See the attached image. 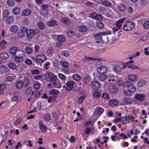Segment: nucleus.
<instances>
[{"mask_svg": "<svg viewBox=\"0 0 149 149\" xmlns=\"http://www.w3.org/2000/svg\"><path fill=\"white\" fill-rule=\"evenodd\" d=\"M61 65L65 68H67L68 67V64L66 62L62 61L61 63Z\"/></svg>", "mask_w": 149, "mask_h": 149, "instance_id": "obj_57", "label": "nucleus"}, {"mask_svg": "<svg viewBox=\"0 0 149 149\" xmlns=\"http://www.w3.org/2000/svg\"><path fill=\"white\" fill-rule=\"evenodd\" d=\"M38 25L39 27L41 29H43L45 28L44 24L42 22H39L38 23Z\"/></svg>", "mask_w": 149, "mask_h": 149, "instance_id": "obj_38", "label": "nucleus"}, {"mask_svg": "<svg viewBox=\"0 0 149 149\" xmlns=\"http://www.w3.org/2000/svg\"><path fill=\"white\" fill-rule=\"evenodd\" d=\"M14 78L13 76H9L6 78V82H12L14 80Z\"/></svg>", "mask_w": 149, "mask_h": 149, "instance_id": "obj_47", "label": "nucleus"}, {"mask_svg": "<svg viewBox=\"0 0 149 149\" xmlns=\"http://www.w3.org/2000/svg\"><path fill=\"white\" fill-rule=\"evenodd\" d=\"M125 119L123 120H121V123L123 124H125L129 123H130V121L129 120L124 118Z\"/></svg>", "mask_w": 149, "mask_h": 149, "instance_id": "obj_49", "label": "nucleus"}, {"mask_svg": "<svg viewBox=\"0 0 149 149\" xmlns=\"http://www.w3.org/2000/svg\"><path fill=\"white\" fill-rule=\"evenodd\" d=\"M102 19V16L99 14L96 15V17H95V19L97 20H100Z\"/></svg>", "mask_w": 149, "mask_h": 149, "instance_id": "obj_61", "label": "nucleus"}, {"mask_svg": "<svg viewBox=\"0 0 149 149\" xmlns=\"http://www.w3.org/2000/svg\"><path fill=\"white\" fill-rule=\"evenodd\" d=\"M36 61L40 63H42L47 59L46 56L44 54H39L36 57Z\"/></svg>", "mask_w": 149, "mask_h": 149, "instance_id": "obj_3", "label": "nucleus"}, {"mask_svg": "<svg viewBox=\"0 0 149 149\" xmlns=\"http://www.w3.org/2000/svg\"><path fill=\"white\" fill-rule=\"evenodd\" d=\"M97 72L100 74L106 73L107 71V68L105 66H102L97 69Z\"/></svg>", "mask_w": 149, "mask_h": 149, "instance_id": "obj_8", "label": "nucleus"}, {"mask_svg": "<svg viewBox=\"0 0 149 149\" xmlns=\"http://www.w3.org/2000/svg\"><path fill=\"white\" fill-rule=\"evenodd\" d=\"M109 90L110 93H115L118 91V88L116 85H112L109 87Z\"/></svg>", "mask_w": 149, "mask_h": 149, "instance_id": "obj_6", "label": "nucleus"}, {"mask_svg": "<svg viewBox=\"0 0 149 149\" xmlns=\"http://www.w3.org/2000/svg\"><path fill=\"white\" fill-rule=\"evenodd\" d=\"M61 54L62 56L65 57H68L70 55V53L68 51L65 50L62 51L61 52Z\"/></svg>", "mask_w": 149, "mask_h": 149, "instance_id": "obj_40", "label": "nucleus"}, {"mask_svg": "<svg viewBox=\"0 0 149 149\" xmlns=\"http://www.w3.org/2000/svg\"><path fill=\"white\" fill-rule=\"evenodd\" d=\"M97 27L100 29H103L104 27V25L103 23L101 21L98 22L97 24Z\"/></svg>", "mask_w": 149, "mask_h": 149, "instance_id": "obj_30", "label": "nucleus"}, {"mask_svg": "<svg viewBox=\"0 0 149 149\" xmlns=\"http://www.w3.org/2000/svg\"><path fill=\"white\" fill-rule=\"evenodd\" d=\"M17 49V48L16 47H13L9 49V51L11 54H13V56H15V54L16 52Z\"/></svg>", "mask_w": 149, "mask_h": 149, "instance_id": "obj_27", "label": "nucleus"}, {"mask_svg": "<svg viewBox=\"0 0 149 149\" xmlns=\"http://www.w3.org/2000/svg\"><path fill=\"white\" fill-rule=\"evenodd\" d=\"M25 51L28 54H31L32 52V49L30 47H27L25 48Z\"/></svg>", "mask_w": 149, "mask_h": 149, "instance_id": "obj_36", "label": "nucleus"}, {"mask_svg": "<svg viewBox=\"0 0 149 149\" xmlns=\"http://www.w3.org/2000/svg\"><path fill=\"white\" fill-rule=\"evenodd\" d=\"M25 33L21 31L19 32L18 33V36L20 38H22L25 36Z\"/></svg>", "mask_w": 149, "mask_h": 149, "instance_id": "obj_63", "label": "nucleus"}, {"mask_svg": "<svg viewBox=\"0 0 149 149\" xmlns=\"http://www.w3.org/2000/svg\"><path fill=\"white\" fill-rule=\"evenodd\" d=\"M31 72L33 74H39L40 71L38 70H31Z\"/></svg>", "mask_w": 149, "mask_h": 149, "instance_id": "obj_60", "label": "nucleus"}, {"mask_svg": "<svg viewBox=\"0 0 149 149\" xmlns=\"http://www.w3.org/2000/svg\"><path fill=\"white\" fill-rule=\"evenodd\" d=\"M143 26L146 29H148L149 28V22L146 21L144 24Z\"/></svg>", "mask_w": 149, "mask_h": 149, "instance_id": "obj_62", "label": "nucleus"}, {"mask_svg": "<svg viewBox=\"0 0 149 149\" xmlns=\"http://www.w3.org/2000/svg\"><path fill=\"white\" fill-rule=\"evenodd\" d=\"M107 76L104 74H101L98 77V79L101 81H104L107 78Z\"/></svg>", "mask_w": 149, "mask_h": 149, "instance_id": "obj_33", "label": "nucleus"}, {"mask_svg": "<svg viewBox=\"0 0 149 149\" xmlns=\"http://www.w3.org/2000/svg\"><path fill=\"white\" fill-rule=\"evenodd\" d=\"M135 26L134 23L132 22H127L124 25L123 30L126 31H130L133 29Z\"/></svg>", "mask_w": 149, "mask_h": 149, "instance_id": "obj_2", "label": "nucleus"}, {"mask_svg": "<svg viewBox=\"0 0 149 149\" xmlns=\"http://www.w3.org/2000/svg\"><path fill=\"white\" fill-rule=\"evenodd\" d=\"M8 67L11 69L14 70L16 68V70H17L18 68H20V69L22 70V69L20 68V66H17V67L15 64L13 63H10L8 65Z\"/></svg>", "mask_w": 149, "mask_h": 149, "instance_id": "obj_11", "label": "nucleus"}, {"mask_svg": "<svg viewBox=\"0 0 149 149\" xmlns=\"http://www.w3.org/2000/svg\"><path fill=\"white\" fill-rule=\"evenodd\" d=\"M39 126L40 129L42 131L45 132L47 130V127L44 125L42 121H40L39 122Z\"/></svg>", "mask_w": 149, "mask_h": 149, "instance_id": "obj_15", "label": "nucleus"}, {"mask_svg": "<svg viewBox=\"0 0 149 149\" xmlns=\"http://www.w3.org/2000/svg\"><path fill=\"white\" fill-rule=\"evenodd\" d=\"M24 87H26L29 85V80L28 78H25L22 81Z\"/></svg>", "mask_w": 149, "mask_h": 149, "instance_id": "obj_20", "label": "nucleus"}, {"mask_svg": "<svg viewBox=\"0 0 149 149\" xmlns=\"http://www.w3.org/2000/svg\"><path fill=\"white\" fill-rule=\"evenodd\" d=\"M108 103L110 106H116L118 104V101L116 100H111L109 101Z\"/></svg>", "mask_w": 149, "mask_h": 149, "instance_id": "obj_19", "label": "nucleus"}, {"mask_svg": "<svg viewBox=\"0 0 149 149\" xmlns=\"http://www.w3.org/2000/svg\"><path fill=\"white\" fill-rule=\"evenodd\" d=\"M127 89L128 91L131 93L134 92L136 91L135 87L131 83H129V85L128 86Z\"/></svg>", "mask_w": 149, "mask_h": 149, "instance_id": "obj_14", "label": "nucleus"}, {"mask_svg": "<svg viewBox=\"0 0 149 149\" xmlns=\"http://www.w3.org/2000/svg\"><path fill=\"white\" fill-rule=\"evenodd\" d=\"M49 93L52 95H56L59 93V91L58 90L53 89L49 92Z\"/></svg>", "mask_w": 149, "mask_h": 149, "instance_id": "obj_31", "label": "nucleus"}, {"mask_svg": "<svg viewBox=\"0 0 149 149\" xmlns=\"http://www.w3.org/2000/svg\"><path fill=\"white\" fill-rule=\"evenodd\" d=\"M57 40L58 41L61 43L65 41V39L64 37L62 36H58Z\"/></svg>", "mask_w": 149, "mask_h": 149, "instance_id": "obj_32", "label": "nucleus"}, {"mask_svg": "<svg viewBox=\"0 0 149 149\" xmlns=\"http://www.w3.org/2000/svg\"><path fill=\"white\" fill-rule=\"evenodd\" d=\"M146 83V81L143 80H141L139 81L138 84V86L139 87H141L144 86Z\"/></svg>", "mask_w": 149, "mask_h": 149, "instance_id": "obj_50", "label": "nucleus"}, {"mask_svg": "<svg viewBox=\"0 0 149 149\" xmlns=\"http://www.w3.org/2000/svg\"><path fill=\"white\" fill-rule=\"evenodd\" d=\"M10 30L12 32L15 33L18 30V27L17 26L13 25L10 27Z\"/></svg>", "mask_w": 149, "mask_h": 149, "instance_id": "obj_28", "label": "nucleus"}, {"mask_svg": "<svg viewBox=\"0 0 149 149\" xmlns=\"http://www.w3.org/2000/svg\"><path fill=\"white\" fill-rule=\"evenodd\" d=\"M24 52L22 49L17 50L15 54V56L22 57L24 55Z\"/></svg>", "mask_w": 149, "mask_h": 149, "instance_id": "obj_13", "label": "nucleus"}, {"mask_svg": "<svg viewBox=\"0 0 149 149\" xmlns=\"http://www.w3.org/2000/svg\"><path fill=\"white\" fill-rule=\"evenodd\" d=\"M73 79L75 81H79L81 79V77L79 75L76 74L73 76Z\"/></svg>", "mask_w": 149, "mask_h": 149, "instance_id": "obj_44", "label": "nucleus"}, {"mask_svg": "<svg viewBox=\"0 0 149 149\" xmlns=\"http://www.w3.org/2000/svg\"><path fill=\"white\" fill-rule=\"evenodd\" d=\"M102 97L106 99H108L110 98V96L109 94L104 93L102 95Z\"/></svg>", "mask_w": 149, "mask_h": 149, "instance_id": "obj_51", "label": "nucleus"}, {"mask_svg": "<svg viewBox=\"0 0 149 149\" xmlns=\"http://www.w3.org/2000/svg\"><path fill=\"white\" fill-rule=\"evenodd\" d=\"M32 88L31 87H28L25 91V93L26 95H29L32 92Z\"/></svg>", "mask_w": 149, "mask_h": 149, "instance_id": "obj_35", "label": "nucleus"}, {"mask_svg": "<svg viewBox=\"0 0 149 149\" xmlns=\"http://www.w3.org/2000/svg\"><path fill=\"white\" fill-rule=\"evenodd\" d=\"M104 109L100 107H99L95 109L94 113L95 115H100L102 113Z\"/></svg>", "mask_w": 149, "mask_h": 149, "instance_id": "obj_12", "label": "nucleus"}, {"mask_svg": "<svg viewBox=\"0 0 149 149\" xmlns=\"http://www.w3.org/2000/svg\"><path fill=\"white\" fill-rule=\"evenodd\" d=\"M42 11H43L45 14H47L48 13V6L46 4H43L42 5Z\"/></svg>", "mask_w": 149, "mask_h": 149, "instance_id": "obj_21", "label": "nucleus"}, {"mask_svg": "<svg viewBox=\"0 0 149 149\" xmlns=\"http://www.w3.org/2000/svg\"><path fill=\"white\" fill-rule=\"evenodd\" d=\"M145 97V95L143 94H137L135 96L136 99L139 101H143Z\"/></svg>", "mask_w": 149, "mask_h": 149, "instance_id": "obj_16", "label": "nucleus"}, {"mask_svg": "<svg viewBox=\"0 0 149 149\" xmlns=\"http://www.w3.org/2000/svg\"><path fill=\"white\" fill-rule=\"evenodd\" d=\"M15 57V61L17 62H21L23 61L22 57L14 56Z\"/></svg>", "mask_w": 149, "mask_h": 149, "instance_id": "obj_41", "label": "nucleus"}, {"mask_svg": "<svg viewBox=\"0 0 149 149\" xmlns=\"http://www.w3.org/2000/svg\"><path fill=\"white\" fill-rule=\"evenodd\" d=\"M40 31L38 29L34 30L32 29H28L26 33V36L29 40L32 39L36 34L39 33Z\"/></svg>", "mask_w": 149, "mask_h": 149, "instance_id": "obj_1", "label": "nucleus"}, {"mask_svg": "<svg viewBox=\"0 0 149 149\" xmlns=\"http://www.w3.org/2000/svg\"><path fill=\"white\" fill-rule=\"evenodd\" d=\"M46 78H49L51 80L56 79V76L52 72H47L45 74Z\"/></svg>", "mask_w": 149, "mask_h": 149, "instance_id": "obj_10", "label": "nucleus"}, {"mask_svg": "<svg viewBox=\"0 0 149 149\" xmlns=\"http://www.w3.org/2000/svg\"><path fill=\"white\" fill-rule=\"evenodd\" d=\"M91 86L94 89L97 90L100 87V84L97 81H94L92 82Z\"/></svg>", "mask_w": 149, "mask_h": 149, "instance_id": "obj_9", "label": "nucleus"}, {"mask_svg": "<svg viewBox=\"0 0 149 149\" xmlns=\"http://www.w3.org/2000/svg\"><path fill=\"white\" fill-rule=\"evenodd\" d=\"M13 21L14 18L11 16L7 17L6 19V22L9 24L12 23Z\"/></svg>", "mask_w": 149, "mask_h": 149, "instance_id": "obj_23", "label": "nucleus"}, {"mask_svg": "<svg viewBox=\"0 0 149 149\" xmlns=\"http://www.w3.org/2000/svg\"><path fill=\"white\" fill-rule=\"evenodd\" d=\"M79 30L82 32H85L87 30V28L85 26H81L80 27L79 29Z\"/></svg>", "mask_w": 149, "mask_h": 149, "instance_id": "obj_45", "label": "nucleus"}, {"mask_svg": "<svg viewBox=\"0 0 149 149\" xmlns=\"http://www.w3.org/2000/svg\"><path fill=\"white\" fill-rule=\"evenodd\" d=\"M34 88L36 89H38L40 87V84L38 82H35L33 85Z\"/></svg>", "mask_w": 149, "mask_h": 149, "instance_id": "obj_39", "label": "nucleus"}, {"mask_svg": "<svg viewBox=\"0 0 149 149\" xmlns=\"http://www.w3.org/2000/svg\"><path fill=\"white\" fill-rule=\"evenodd\" d=\"M137 78V76L136 75H131L129 76L128 80L131 81H134L136 80Z\"/></svg>", "mask_w": 149, "mask_h": 149, "instance_id": "obj_26", "label": "nucleus"}, {"mask_svg": "<svg viewBox=\"0 0 149 149\" xmlns=\"http://www.w3.org/2000/svg\"><path fill=\"white\" fill-rule=\"evenodd\" d=\"M94 37L95 38L94 40L95 43L97 44L102 43V40L100 34L97 33L95 34L94 35Z\"/></svg>", "mask_w": 149, "mask_h": 149, "instance_id": "obj_4", "label": "nucleus"}, {"mask_svg": "<svg viewBox=\"0 0 149 149\" xmlns=\"http://www.w3.org/2000/svg\"><path fill=\"white\" fill-rule=\"evenodd\" d=\"M91 128L87 127L85 129V133L86 134H88L91 131Z\"/></svg>", "mask_w": 149, "mask_h": 149, "instance_id": "obj_52", "label": "nucleus"}, {"mask_svg": "<svg viewBox=\"0 0 149 149\" xmlns=\"http://www.w3.org/2000/svg\"><path fill=\"white\" fill-rule=\"evenodd\" d=\"M3 16L4 17H6L9 15V12L6 10H4L3 11Z\"/></svg>", "mask_w": 149, "mask_h": 149, "instance_id": "obj_56", "label": "nucleus"}, {"mask_svg": "<svg viewBox=\"0 0 149 149\" xmlns=\"http://www.w3.org/2000/svg\"><path fill=\"white\" fill-rule=\"evenodd\" d=\"M85 59L86 61H94L95 60V58L88 57L87 56H85Z\"/></svg>", "mask_w": 149, "mask_h": 149, "instance_id": "obj_53", "label": "nucleus"}, {"mask_svg": "<svg viewBox=\"0 0 149 149\" xmlns=\"http://www.w3.org/2000/svg\"><path fill=\"white\" fill-rule=\"evenodd\" d=\"M74 83L73 81H69L66 83L67 86L66 87V90L68 91L72 90L73 88Z\"/></svg>", "mask_w": 149, "mask_h": 149, "instance_id": "obj_7", "label": "nucleus"}, {"mask_svg": "<svg viewBox=\"0 0 149 149\" xmlns=\"http://www.w3.org/2000/svg\"><path fill=\"white\" fill-rule=\"evenodd\" d=\"M58 76L59 77V78L61 79H62L65 80L66 78V77L63 74H61V73L59 74H58Z\"/></svg>", "mask_w": 149, "mask_h": 149, "instance_id": "obj_64", "label": "nucleus"}, {"mask_svg": "<svg viewBox=\"0 0 149 149\" xmlns=\"http://www.w3.org/2000/svg\"><path fill=\"white\" fill-rule=\"evenodd\" d=\"M108 32H101L99 33L100 34L102 39V43L105 42V43L107 42H108V38L107 36Z\"/></svg>", "mask_w": 149, "mask_h": 149, "instance_id": "obj_5", "label": "nucleus"}, {"mask_svg": "<svg viewBox=\"0 0 149 149\" xmlns=\"http://www.w3.org/2000/svg\"><path fill=\"white\" fill-rule=\"evenodd\" d=\"M0 70V73L2 74L7 72V69L6 67L3 66L1 68Z\"/></svg>", "mask_w": 149, "mask_h": 149, "instance_id": "obj_37", "label": "nucleus"}, {"mask_svg": "<svg viewBox=\"0 0 149 149\" xmlns=\"http://www.w3.org/2000/svg\"><path fill=\"white\" fill-rule=\"evenodd\" d=\"M56 22L54 20H52L47 22V25L49 26H53L55 25L56 24Z\"/></svg>", "mask_w": 149, "mask_h": 149, "instance_id": "obj_25", "label": "nucleus"}, {"mask_svg": "<svg viewBox=\"0 0 149 149\" xmlns=\"http://www.w3.org/2000/svg\"><path fill=\"white\" fill-rule=\"evenodd\" d=\"M25 63L26 64L30 65L32 64V62L31 60L28 59L25 61Z\"/></svg>", "mask_w": 149, "mask_h": 149, "instance_id": "obj_59", "label": "nucleus"}, {"mask_svg": "<svg viewBox=\"0 0 149 149\" xmlns=\"http://www.w3.org/2000/svg\"><path fill=\"white\" fill-rule=\"evenodd\" d=\"M20 12V8L19 7H15L13 10V12L14 14H18Z\"/></svg>", "mask_w": 149, "mask_h": 149, "instance_id": "obj_34", "label": "nucleus"}, {"mask_svg": "<svg viewBox=\"0 0 149 149\" xmlns=\"http://www.w3.org/2000/svg\"><path fill=\"white\" fill-rule=\"evenodd\" d=\"M118 8L120 11H123L126 9V6L124 5L121 4L119 6Z\"/></svg>", "mask_w": 149, "mask_h": 149, "instance_id": "obj_46", "label": "nucleus"}, {"mask_svg": "<svg viewBox=\"0 0 149 149\" xmlns=\"http://www.w3.org/2000/svg\"><path fill=\"white\" fill-rule=\"evenodd\" d=\"M9 56L8 54L7 53H3L0 54V58L2 59H7Z\"/></svg>", "mask_w": 149, "mask_h": 149, "instance_id": "obj_22", "label": "nucleus"}, {"mask_svg": "<svg viewBox=\"0 0 149 149\" xmlns=\"http://www.w3.org/2000/svg\"><path fill=\"white\" fill-rule=\"evenodd\" d=\"M22 121V118H19L17 119L15 121L14 123V124L15 125H16L20 123Z\"/></svg>", "mask_w": 149, "mask_h": 149, "instance_id": "obj_54", "label": "nucleus"}, {"mask_svg": "<svg viewBox=\"0 0 149 149\" xmlns=\"http://www.w3.org/2000/svg\"><path fill=\"white\" fill-rule=\"evenodd\" d=\"M125 19V18H123L118 21L116 22L115 23L116 24V26L118 27L120 29L121 28V26L122 24V23L124 22Z\"/></svg>", "mask_w": 149, "mask_h": 149, "instance_id": "obj_17", "label": "nucleus"}, {"mask_svg": "<svg viewBox=\"0 0 149 149\" xmlns=\"http://www.w3.org/2000/svg\"><path fill=\"white\" fill-rule=\"evenodd\" d=\"M7 4L10 6H13L15 4V2L13 0H8L7 1Z\"/></svg>", "mask_w": 149, "mask_h": 149, "instance_id": "obj_48", "label": "nucleus"}, {"mask_svg": "<svg viewBox=\"0 0 149 149\" xmlns=\"http://www.w3.org/2000/svg\"><path fill=\"white\" fill-rule=\"evenodd\" d=\"M93 95L94 97L99 98L100 97L101 94L99 92H96L93 93Z\"/></svg>", "mask_w": 149, "mask_h": 149, "instance_id": "obj_55", "label": "nucleus"}, {"mask_svg": "<svg viewBox=\"0 0 149 149\" xmlns=\"http://www.w3.org/2000/svg\"><path fill=\"white\" fill-rule=\"evenodd\" d=\"M85 97L86 96L84 95L80 97L79 98L78 100L79 103L81 104L82 102L84 100Z\"/></svg>", "mask_w": 149, "mask_h": 149, "instance_id": "obj_43", "label": "nucleus"}, {"mask_svg": "<svg viewBox=\"0 0 149 149\" xmlns=\"http://www.w3.org/2000/svg\"><path fill=\"white\" fill-rule=\"evenodd\" d=\"M113 70L116 72H119L121 71L120 68L118 65H114L113 68Z\"/></svg>", "mask_w": 149, "mask_h": 149, "instance_id": "obj_29", "label": "nucleus"}, {"mask_svg": "<svg viewBox=\"0 0 149 149\" xmlns=\"http://www.w3.org/2000/svg\"><path fill=\"white\" fill-rule=\"evenodd\" d=\"M62 22L64 24H69V20L68 19L63 18L62 19Z\"/></svg>", "mask_w": 149, "mask_h": 149, "instance_id": "obj_58", "label": "nucleus"}, {"mask_svg": "<svg viewBox=\"0 0 149 149\" xmlns=\"http://www.w3.org/2000/svg\"><path fill=\"white\" fill-rule=\"evenodd\" d=\"M74 32L71 30H70L67 33V36L68 37L70 36H74Z\"/></svg>", "mask_w": 149, "mask_h": 149, "instance_id": "obj_42", "label": "nucleus"}, {"mask_svg": "<svg viewBox=\"0 0 149 149\" xmlns=\"http://www.w3.org/2000/svg\"><path fill=\"white\" fill-rule=\"evenodd\" d=\"M15 86L17 88L19 89H21L23 87L22 81L21 80L17 81L16 83Z\"/></svg>", "mask_w": 149, "mask_h": 149, "instance_id": "obj_18", "label": "nucleus"}, {"mask_svg": "<svg viewBox=\"0 0 149 149\" xmlns=\"http://www.w3.org/2000/svg\"><path fill=\"white\" fill-rule=\"evenodd\" d=\"M31 13V11L29 9H26L23 11L22 13V15L23 16H28Z\"/></svg>", "mask_w": 149, "mask_h": 149, "instance_id": "obj_24", "label": "nucleus"}]
</instances>
